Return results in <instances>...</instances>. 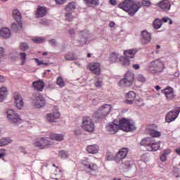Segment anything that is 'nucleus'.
I'll use <instances>...</instances> for the list:
<instances>
[{"instance_id":"24","label":"nucleus","mask_w":180,"mask_h":180,"mask_svg":"<svg viewBox=\"0 0 180 180\" xmlns=\"http://www.w3.org/2000/svg\"><path fill=\"white\" fill-rule=\"evenodd\" d=\"M126 98L127 100L125 101V103L131 105L133 103V101H134V98H136V93H134V91H129L127 94Z\"/></svg>"},{"instance_id":"3","label":"nucleus","mask_w":180,"mask_h":180,"mask_svg":"<svg viewBox=\"0 0 180 180\" xmlns=\"http://www.w3.org/2000/svg\"><path fill=\"white\" fill-rule=\"evenodd\" d=\"M160 142H157L153 137H147L141 141L140 145L146 147L148 151H157L160 148Z\"/></svg>"},{"instance_id":"8","label":"nucleus","mask_w":180,"mask_h":180,"mask_svg":"<svg viewBox=\"0 0 180 180\" xmlns=\"http://www.w3.org/2000/svg\"><path fill=\"white\" fill-rule=\"evenodd\" d=\"M7 119L10 123L13 124H18V123H22L23 120L20 118V115L16 113L13 109H9L7 110Z\"/></svg>"},{"instance_id":"45","label":"nucleus","mask_w":180,"mask_h":180,"mask_svg":"<svg viewBox=\"0 0 180 180\" xmlns=\"http://www.w3.org/2000/svg\"><path fill=\"white\" fill-rule=\"evenodd\" d=\"M136 106H138V108H141V106L144 105V102L143 101V99L138 98L134 102Z\"/></svg>"},{"instance_id":"14","label":"nucleus","mask_w":180,"mask_h":180,"mask_svg":"<svg viewBox=\"0 0 180 180\" xmlns=\"http://www.w3.org/2000/svg\"><path fill=\"white\" fill-rule=\"evenodd\" d=\"M14 101L17 109L20 110L23 108L25 103L23 102V98L18 93L14 94Z\"/></svg>"},{"instance_id":"26","label":"nucleus","mask_w":180,"mask_h":180,"mask_svg":"<svg viewBox=\"0 0 180 180\" xmlns=\"http://www.w3.org/2000/svg\"><path fill=\"white\" fill-rule=\"evenodd\" d=\"M11 36V30L9 28H2L0 30V37L4 39H9V37Z\"/></svg>"},{"instance_id":"64","label":"nucleus","mask_w":180,"mask_h":180,"mask_svg":"<svg viewBox=\"0 0 180 180\" xmlns=\"http://www.w3.org/2000/svg\"><path fill=\"white\" fill-rule=\"evenodd\" d=\"M125 165L127 167V168H129V167H130V162H127Z\"/></svg>"},{"instance_id":"53","label":"nucleus","mask_w":180,"mask_h":180,"mask_svg":"<svg viewBox=\"0 0 180 180\" xmlns=\"http://www.w3.org/2000/svg\"><path fill=\"white\" fill-rule=\"evenodd\" d=\"M142 5H143V6H150V1L143 0V1H142Z\"/></svg>"},{"instance_id":"44","label":"nucleus","mask_w":180,"mask_h":180,"mask_svg":"<svg viewBox=\"0 0 180 180\" xmlns=\"http://www.w3.org/2000/svg\"><path fill=\"white\" fill-rule=\"evenodd\" d=\"M20 49L22 51H26V50H29V44H27V43L22 42L20 44Z\"/></svg>"},{"instance_id":"43","label":"nucleus","mask_w":180,"mask_h":180,"mask_svg":"<svg viewBox=\"0 0 180 180\" xmlns=\"http://www.w3.org/2000/svg\"><path fill=\"white\" fill-rule=\"evenodd\" d=\"M87 5H99V0H84Z\"/></svg>"},{"instance_id":"22","label":"nucleus","mask_w":180,"mask_h":180,"mask_svg":"<svg viewBox=\"0 0 180 180\" xmlns=\"http://www.w3.org/2000/svg\"><path fill=\"white\" fill-rule=\"evenodd\" d=\"M82 164L85 168L90 169V171H98V165L95 163L89 164L86 160H82Z\"/></svg>"},{"instance_id":"63","label":"nucleus","mask_w":180,"mask_h":180,"mask_svg":"<svg viewBox=\"0 0 180 180\" xmlns=\"http://www.w3.org/2000/svg\"><path fill=\"white\" fill-rule=\"evenodd\" d=\"M112 155H108L107 157V161H110V160H112Z\"/></svg>"},{"instance_id":"48","label":"nucleus","mask_w":180,"mask_h":180,"mask_svg":"<svg viewBox=\"0 0 180 180\" xmlns=\"http://www.w3.org/2000/svg\"><path fill=\"white\" fill-rule=\"evenodd\" d=\"M137 79L139 82H146V77H144L143 75H139L137 77Z\"/></svg>"},{"instance_id":"41","label":"nucleus","mask_w":180,"mask_h":180,"mask_svg":"<svg viewBox=\"0 0 180 180\" xmlns=\"http://www.w3.org/2000/svg\"><path fill=\"white\" fill-rule=\"evenodd\" d=\"M65 19L66 20H68V22H72V20H74V15H72V11L66 12Z\"/></svg>"},{"instance_id":"28","label":"nucleus","mask_w":180,"mask_h":180,"mask_svg":"<svg viewBox=\"0 0 180 180\" xmlns=\"http://www.w3.org/2000/svg\"><path fill=\"white\" fill-rule=\"evenodd\" d=\"M86 151L89 152V154H96L98 151H99V146L98 145H90L86 148Z\"/></svg>"},{"instance_id":"42","label":"nucleus","mask_w":180,"mask_h":180,"mask_svg":"<svg viewBox=\"0 0 180 180\" xmlns=\"http://www.w3.org/2000/svg\"><path fill=\"white\" fill-rule=\"evenodd\" d=\"M45 40L46 39L43 37H34L32 39V41L37 44H40V43H44Z\"/></svg>"},{"instance_id":"7","label":"nucleus","mask_w":180,"mask_h":180,"mask_svg":"<svg viewBox=\"0 0 180 180\" xmlns=\"http://www.w3.org/2000/svg\"><path fill=\"white\" fill-rule=\"evenodd\" d=\"M133 82H134V73L128 71L124 78L119 82L118 85L119 86H131Z\"/></svg>"},{"instance_id":"29","label":"nucleus","mask_w":180,"mask_h":180,"mask_svg":"<svg viewBox=\"0 0 180 180\" xmlns=\"http://www.w3.org/2000/svg\"><path fill=\"white\" fill-rule=\"evenodd\" d=\"M171 153H172L171 149L164 150L162 154L160 157V159L161 160V161H163V162L167 161V157H168V155H169V154H171Z\"/></svg>"},{"instance_id":"2","label":"nucleus","mask_w":180,"mask_h":180,"mask_svg":"<svg viewBox=\"0 0 180 180\" xmlns=\"http://www.w3.org/2000/svg\"><path fill=\"white\" fill-rule=\"evenodd\" d=\"M118 8L125 11L129 15L133 16L140 9V3L134 0H124L118 4Z\"/></svg>"},{"instance_id":"1","label":"nucleus","mask_w":180,"mask_h":180,"mask_svg":"<svg viewBox=\"0 0 180 180\" xmlns=\"http://www.w3.org/2000/svg\"><path fill=\"white\" fill-rule=\"evenodd\" d=\"M136 129L134 124L130 122V120L126 118L120 120V123L117 124L115 122L109 124L106 127V130L109 134H116L119 130L123 131H133Z\"/></svg>"},{"instance_id":"35","label":"nucleus","mask_w":180,"mask_h":180,"mask_svg":"<svg viewBox=\"0 0 180 180\" xmlns=\"http://www.w3.org/2000/svg\"><path fill=\"white\" fill-rule=\"evenodd\" d=\"M11 139L9 138H3L0 139V147H4V146H8L11 143Z\"/></svg>"},{"instance_id":"25","label":"nucleus","mask_w":180,"mask_h":180,"mask_svg":"<svg viewBox=\"0 0 180 180\" xmlns=\"http://www.w3.org/2000/svg\"><path fill=\"white\" fill-rule=\"evenodd\" d=\"M8 96V89L5 86L0 88V102H4Z\"/></svg>"},{"instance_id":"36","label":"nucleus","mask_w":180,"mask_h":180,"mask_svg":"<svg viewBox=\"0 0 180 180\" xmlns=\"http://www.w3.org/2000/svg\"><path fill=\"white\" fill-rule=\"evenodd\" d=\"M56 85H58L60 88H63L65 86V82H64V79H63L62 77H58L56 79Z\"/></svg>"},{"instance_id":"20","label":"nucleus","mask_w":180,"mask_h":180,"mask_svg":"<svg viewBox=\"0 0 180 180\" xmlns=\"http://www.w3.org/2000/svg\"><path fill=\"white\" fill-rule=\"evenodd\" d=\"M44 82L41 80L35 81L32 83V86L35 91H38V92H41L43 89H44Z\"/></svg>"},{"instance_id":"9","label":"nucleus","mask_w":180,"mask_h":180,"mask_svg":"<svg viewBox=\"0 0 180 180\" xmlns=\"http://www.w3.org/2000/svg\"><path fill=\"white\" fill-rule=\"evenodd\" d=\"M50 144L49 143V139L46 137L39 138L35 140L33 143L34 147H37L39 150H44V148H47Z\"/></svg>"},{"instance_id":"37","label":"nucleus","mask_w":180,"mask_h":180,"mask_svg":"<svg viewBox=\"0 0 180 180\" xmlns=\"http://www.w3.org/2000/svg\"><path fill=\"white\" fill-rule=\"evenodd\" d=\"M161 26H162V22L161 21V20L157 18L155 20V21L153 22V27L155 29H160V27H161Z\"/></svg>"},{"instance_id":"23","label":"nucleus","mask_w":180,"mask_h":180,"mask_svg":"<svg viewBox=\"0 0 180 180\" xmlns=\"http://www.w3.org/2000/svg\"><path fill=\"white\" fill-rule=\"evenodd\" d=\"M137 53V49H128L124 51V56L127 58H134V56H136Z\"/></svg>"},{"instance_id":"33","label":"nucleus","mask_w":180,"mask_h":180,"mask_svg":"<svg viewBox=\"0 0 180 180\" xmlns=\"http://www.w3.org/2000/svg\"><path fill=\"white\" fill-rule=\"evenodd\" d=\"M120 61L124 67H128V65H130V60H129V58L121 56L120 57Z\"/></svg>"},{"instance_id":"47","label":"nucleus","mask_w":180,"mask_h":180,"mask_svg":"<svg viewBox=\"0 0 180 180\" xmlns=\"http://www.w3.org/2000/svg\"><path fill=\"white\" fill-rule=\"evenodd\" d=\"M34 60L35 63H37V65L38 66H40V65H49V63H43V61H40L37 58H34Z\"/></svg>"},{"instance_id":"13","label":"nucleus","mask_w":180,"mask_h":180,"mask_svg":"<svg viewBox=\"0 0 180 180\" xmlns=\"http://www.w3.org/2000/svg\"><path fill=\"white\" fill-rule=\"evenodd\" d=\"M158 127L155 124H150L148 127V130L149 131L150 136L152 137H161V132L157 130Z\"/></svg>"},{"instance_id":"60","label":"nucleus","mask_w":180,"mask_h":180,"mask_svg":"<svg viewBox=\"0 0 180 180\" xmlns=\"http://www.w3.org/2000/svg\"><path fill=\"white\" fill-rule=\"evenodd\" d=\"M75 33V32L74 31V29H71L69 30V34H70V36H72V34H74Z\"/></svg>"},{"instance_id":"55","label":"nucleus","mask_w":180,"mask_h":180,"mask_svg":"<svg viewBox=\"0 0 180 180\" xmlns=\"http://www.w3.org/2000/svg\"><path fill=\"white\" fill-rule=\"evenodd\" d=\"M1 151L3 152H0V158H2V157H5V155H6V153H5V150L1 149Z\"/></svg>"},{"instance_id":"56","label":"nucleus","mask_w":180,"mask_h":180,"mask_svg":"<svg viewBox=\"0 0 180 180\" xmlns=\"http://www.w3.org/2000/svg\"><path fill=\"white\" fill-rule=\"evenodd\" d=\"M132 68H134V70H140V65L139 64L133 65Z\"/></svg>"},{"instance_id":"15","label":"nucleus","mask_w":180,"mask_h":180,"mask_svg":"<svg viewBox=\"0 0 180 180\" xmlns=\"http://www.w3.org/2000/svg\"><path fill=\"white\" fill-rule=\"evenodd\" d=\"M141 40L143 44H147L151 41V34L147 30H143L141 32Z\"/></svg>"},{"instance_id":"31","label":"nucleus","mask_w":180,"mask_h":180,"mask_svg":"<svg viewBox=\"0 0 180 180\" xmlns=\"http://www.w3.org/2000/svg\"><path fill=\"white\" fill-rule=\"evenodd\" d=\"M119 60V54L116 52H112L110 54L109 61L110 63H117Z\"/></svg>"},{"instance_id":"16","label":"nucleus","mask_w":180,"mask_h":180,"mask_svg":"<svg viewBox=\"0 0 180 180\" xmlns=\"http://www.w3.org/2000/svg\"><path fill=\"white\" fill-rule=\"evenodd\" d=\"M162 94H164L166 99L168 101H172L175 98V94H174V89L169 87L162 90Z\"/></svg>"},{"instance_id":"49","label":"nucleus","mask_w":180,"mask_h":180,"mask_svg":"<svg viewBox=\"0 0 180 180\" xmlns=\"http://www.w3.org/2000/svg\"><path fill=\"white\" fill-rule=\"evenodd\" d=\"M169 20V25H172V20L169 19L168 17H165L162 19L161 22L164 23H167Z\"/></svg>"},{"instance_id":"50","label":"nucleus","mask_w":180,"mask_h":180,"mask_svg":"<svg viewBox=\"0 0 180 180\" xmlns=\"http://www.w3.org/2000/svg\"><path fill=\"white\" fill-rule=\"evenodd\" d=\"M56 5H63L67 2V0H55Z\"/></svg>"},{"instance_id":"18","label":"nucleus","mask_w":180,"mask_h":180,"mask_svg":"<svg viewBox=\"0 0 180 180\" xmlns=\"http://www.w3.org/2000/svg\"><path fill=\"white\" fill-rule=\"evenodd\" d=\"M89 68L93 74H95L96 75H101V64L91 63L89 65Z\"/></svg>"},{"instance_id":"61","label":"nucleus","mask_w":180,"mask_h":180,"mask_svg":"<svg viewBox=\"0 0 180 180\" xmlns=\"http://www.w3.org/2000/svg\"><path fill=\"white\" fill-rule=\"evenodd\" d=\"M110 27H115V22L111 21L109 24Z\"/></svg>"},{"instance_id":"34","label":"nucleus","mask_w":180,"mask_h":180,"mask_svg":"<svg viewBox=\"0 0 180 180\" xmlns=\"http://www.w3.org/2000/svg\"><path fill=\"white\" fill-rule=\"evenodd\" d=\"M22 29V22H17L16 23H13L11 25V30L13 32H18V30H20Z\"/></svg>"},{"instance_id":"40","label":"nucleus","mask_w":180,"mask_h":180,"mask_svg":"<svg viewBox=\"0 0 180 180\" xmlns=\"http://www.w3.org/2000/svg\"><path fill=\"white\" fill-rule=\"evenodd\" d=\"M59 157H60V158H63V160H66V158H68L69 157V154L68 152L65 151V150H60L59 151Z\"/></svg>"},{"instance_id":"39","label":"nucleus","mask_w":180,"mask_h":180,"mask_svg":"<svg viewBox=\"0 0 180 180\" xmlns=\"http://www.w3.org/2000/svg\"><path fill=\"white\" fill-rule=\"evenodd\" d=\"M73 9H75V3H70L69 4L67 5V6L65 8V11L72 13Z\"/></svg>"},{"instance_id":"51","label":"nucleus","mask_w":180,"mask_h":180,"mask_svg":"<svg viewBox=\"0 0 180 180\" xmlns=\"http://www.w3.org/2000/svg\"><path fill=\"white\" fill-rule=\"evenodd\" d=\"M4 56L5 50L2 47H0V58H2V57H4Z\"/></svg>"},{"instance_id":"10","label":"nucleus","mask_w":180,"mask_h":180,"mask_svg":"<svg viewBox=\"0 0 180 180\" xmlns=\"http://www.w3.org/2000/svg\"><path fill=\"white\" fill-rule=\"evenodd\" d=\"M180 113V108L177 107L176 108L172 110L169 111L165 117V120L167 123H171V122H174L178 116H179Z\"/></svg>"},{"instance_id":"58","label":"nucleus","mask_w":180,"mask_h":180,"mask_svg":"<svg viewBox=\"0 0 180 180\" xmlns=\"http://www.w3.org/2000/svg\"><path fill=\"white\" fill-rule=\"evenodd\" d=\"M5 81H6V79L5 78V77L0 75V83L5 82Z\"/></svg>"},{"instance_id":"12","label":"nucleus","mask_w":180,"mask_h":180,"mask_svg":"<svg viewBox=\"0 0 180 180\" xmlns=\"http://www.w3.org/2000/svg\"><path fill=\"white\" fill-rule=\"evenodd\" d=\"M33 105L35 108H43L46 105V100H44L43 95L38 94L33 100Z\"/></svg>"},{"instance_id":"21","label":"nucleus","mask_w":180,"mask_h":180,"mask_svg":"<svg viewBox=\"0 0 180 180\" xmlns=\"http://www.w3.org/2000/svg\"><path fill=\"white\" fill-rule=\"evenodd\" d=\"M60 116H61V115L58 112L49 113L46 115V120H48V122H56L57 119H60Z\"/></svg>"},{"instance_id":"54","label":"nucleus","mask_w":180,"mask_h":180,"mask_svg":"<svg viewBox=\"0 0 180 180\" xmlns=\"http://www.w3.org/2000/svg\"><path fill=\"white\" fill-rule=\"evenodd\" d=\"M50 44H51V46H56L57 43L56 41V39H52L49 41Z\"/></svg>"},{"instance_id":"6","label":"nucleus","mask_w":180,"mask_h":180,"mask_svg":"<svg viewBox=\"0 0 180 180\" xmlns=\"http://www.w3.org/2000/svg\"><path fill=\"white\" fill-rule=\"evenodd\" d=\"M82 129L87 133H93L95 131V124L91 117H84L82 122Z\"/></svg>"},{"instance_id":"27","label":"nucleus","mask_w":180,"mask_h":180,"mask_svg":"<svg viewBox=\"0 0 180 180\" xmlns=\"http://www.w3.org/2000/svg\"><path fill=\"white\" fill-rule=\"evenodd\" d=\"M49 139L51 140H55L56 141H63V140H64V135L51 133L49 135Z\"/></svg>"},{"instance_id":"57","label":"nucleus","mask_w":180,"mask_h":180,"mask_svg":"<svg viewBox=\"0 0 180 180\" xmlns=\"http://www.w3.org/2000/svg\"><path fill=\"white\" fill-rule=\"evenodd\" d=\"M75 136H80L81 134V129H77L75 131Z\"/></svg>"},{"instance_id":"11","label":"nucleus","mask_w":180,"mask_h":180,"mask_svg":"<svg viewBox=\"0 0 180 180\" xmlns=\"http://www.w3.org/2000/svg\"><path fill=\"white\" fill-rule=\"evenodd\" d=\"M127 154H129V149L127 148H121L115 158V162L120 164V162L127 157Z\"/></svg>"},{"instance_id":"38","label":"nucleus","mask_w":180,"mask_h":180,"mask_svg":"<svg viewBox=\"0 0 180 180\" xmlns=\"http://www.w3.org/2000/svg\"><path fill=\"white\" fill-rule=\"evenodd\" d=\"M19 58L21 60V65H25L26 63V53H20Z\"/></svg>"},{"instance_id":"19","label":"nucleus","mask_w":180,"mask_h":180,"mask_svg":"<svg viewBox=\"0 0 180 180\" xmlns=\"http://www.w3.org/2000/svg\"><path fill=\"white\" fill-rule=\"evenodd\" d=\"M47 15V8L45 6H39L37 8L36 17L44 18Z\"/></svg>"},{"instance_id":"46","label":"nucleus","mask_w":180,"mask_h":180,"mask_svg":"<svg viewBox=\"0 0 180 180\" xmlns=\"http://www.w3.org/2000/svg\"><path fill=\"white\" fill-rule=\"evenodd\" d=\"M94 85L96 88H101L102 87V79L98 78L96 80Z\"/></svg>"},{"instance_id":"4","label":"nucleus","mask_w":180,"mask_h":180,"mask_svg":"<svg viewBox=\"0 0 180 180\" xmlns=\"http://www.w3.org/2000/svg\"><path fill=\"white\" fill-rule=\"evenodd\" d=\"M165 70V64L160 59L152 61L148 66V71L151 74H160Z\"/></svg>"},{"instance_id":"59","label":"nucleus","mask_w":180,"mask_h":180,"mask_svg":"<svg viewBox=\"0 0 180 180\" xmlns=\"http://www.w3.org/2000/svg\"><path fill=\"white\" fill-rule=\"evenodd\" d=\"M110 5H116L117 4V2L116 1V0H110L109 1Z\"/></svg>"},{"instance_id":"17","label":"nucleus","mask_w":180,"mask_h":180,"mask_svg":"<svg viewBox=\"0 0 180 180\" xmlns=\"http://www.w3.org/2000/svg\"><path fill=\"white\" fill-rule=\"evenodd\" d=\"M158 6L164 12H168L171 9V3L168 0H162L158 4Z\"/></svg>"},{"instance_id":"62","label":"nucleus","mask_w":180,"mask_h":180,"mask_svg":"<svg viewBox=\"0 0 180 180\" xmlns=\"http://www.w3.org/2000/svg\"><path fill=\"white\" fill-rule=\"evenodd\" d=\"M175 152L176 153V154H177L178 155H180V148H176V149H175Z\"/></svg>"},{"instance_id":"32","label":"nucleus","mask_w":180,"mask_h":180,"mask_svg":"<svg viewBox=\"0 0 180 180\" xmlns=\"http://www.w3.org/2000/svg\"><path fill=\"white\" fill-rule=\"evenodd\" d=\"M78 58L75 54L69 52L65 55V59L66 61H74V60H77Z\"/></svg>"},{"instance_id":"52","label":"nucleus","mask_w":180,"mask_h":180,"mask_svg":"<svg viewBox=\"0 0 180 180\" xmlns=\"http://www.w3.org/2000/svg\"><path fill=\"white\" fill-rule=\"evenodd\" d=\"M79 46H84V44H85V43H86V39H85V38L82 37L81 41H79Z\"/></svg>"},{"instance_id":"5","label":"nucleus","mask_w":180,"mask_h":180,"mask_svg":"<svg viewBox=\"0 0 180 180\" xmlns=\"http://www.w3.org/2000/svg\"><path fill=\"white\" fill-rule=\"evenodd\" d=\"M112 110V105L109 104L103 105L98 110L94 112V117L97 119H103L106 117Z\"/></svg>"},{"instance_id":"30","label":"nucleus","mask_w":180,"mask_h":180,"mask_svg":"<svg viewBox=\"0 0 180 180\" xmlns=\"http://www.w3.org/2000/svg\"><path fill=\"white\" fill-rule=\"evenodd\" d=\"M13 17L16 22H22V15L20 14V12L18 11V9L13 11Z\"/></svg>"}]
</instances>
